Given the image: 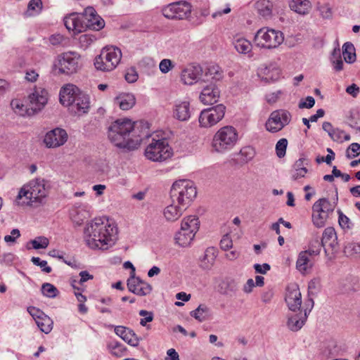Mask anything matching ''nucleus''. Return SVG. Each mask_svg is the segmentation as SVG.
<instances>
[{
	"instance_id": "f257e3e1",
	"label": "nucleus",
	"mask_w": 360,
	"mask_h": 360,
	"mask_svg": "<svg viewBox=\"0 0 360 360\" xmlns=\"http://www.w3.org/2000/svg\"><path fill=\"white\" fill-rule=\"evenodd\" d=\"M136 124L129 119L117 120L108 127V136L115 146L128 150L136 148L143 141Z\"/></svg>"
},
{
	"instance_id": "f03ea898",
	"label": "nucleus",
	"mask_w": 360,
	"mask_h": 360,
	"mask_svg": "<svg viewBox=\"0 0 360 360\" xmlns=\"http://www.w3.org/2000/svg\"><path fill=\"white\" fill-rule=\"evenodd\" d=\"M116 233L117 228L105 218H95L84 229L86 245L91 249H107Z\"/></svg>"
},
{
	"instance_id": "7ed1b4c3",
	"label": "nucleus",
	"mask_w": 360,
	"mask_h": 360,
	"mask_svg": "<svg viewBox=\"0 0 360 360\" xmlns=\"http://www.w3.org/2000/svg\"><path fill=\"white\" fill-rule=\"evenodd\" d=\"M205 77L204 81H212L202 87L199 99L205 105H212L217 103L220 97L221 91L217 82L223 77L222 71L219 66L211 65L207 68Z\"/></svg>"
},
{
	"instance_id": "20e7f679",
	"label": "nucleus",
	"mask_w": 360,
	"mask_h": 360,
	"mask_svg": "<svg viewBox=\"0 0 360 360\" xmlns=\"http://www.w3.org/2000/svg\"><path fill=\"white\" fill-rule=\"evenodd\" d=\"M197 195V190L193 181L179 179L174 181L170 190L172 201L186 207L191 205Z\"/></svg>"
},
{
	"instance_id": "39448f33",
	"label": "nucleus",
	"mask_w": 360,
	"mask_h": 360,
	"mask_svg": "<svg viewBox=\"0 0 360 360\" xmlns=\"http://www.w3.org/2000/svg\"><path fill=\"white\" fill-rule=\"evenodd\" d=\"M238 139L237 130L232 126L220 128L214 135L212 147L217 153H224L231 150Z\"/></svg>"
},
{
	"instance_id": "423d86ee",
	"label": "nucleus",
	"mask_w": 360,
	"mask_h": 360,
	"mask_svg": "<svg viewBox=\"0 0 360 360\" xmlns=\"http://www.w3.org/2000/svg\"><path fill=\"white\" fill-rule=\"evenodd\" d=\"M338 194L333 202L323 198L316 201L312 206V222L317 228L323 227L333 214L338 203Z\"/></svg>"
},
{
	"instance_id": "0eeeda50",
	"label": "nucleus",
	"mask_w": 360,
	"mask_h": 360,
	"mask_svg": "<svg viewBox=\"0 0 360 360\" xmlns=\"http://www.w3.org/2000/svg\"><path fill=\"white\" fill-rule=\"evenodd\" d=\"M122 58L121 50L115 46L104 47L94 60V66L98 70L109 72L113 70Z\"/></svg>"
},
{
	"instance_id": "6e6552de",
	"label": "nucleus",
	"mask_w": 360,
	"mask_h": 360,
	"mask_svg": "<svg viewBox=\"0 0 360 360\" xmlns=\"http://www.w3.org/2000/svg\"><path fill=\"white\" fill-rule=\"evenodd\" d=\"M48 186L44 179L37 178L24 186L19 191L18 198L25 197L29 200V203L40 202L47 195Z\"/></svg>"
},
{
	"instance_id": "1a4fd4ad",
	"label": "nucleus",
	"mask_w": 360,
	"mask_h": 360,
	"mask_svg": "<svg viewBox=\"0 0 360 360\" xmlns=\"http://www.w3.org/2000/svg\"><path fill=\"white\" fill-rule=\"evenodd\" d=\"M172 155V150L167 139L152 138L151 142L145 150L146 157L154 162H162L169 158Z\"/></svg>"
},
{
	"instance_id": "9d476101",
	"label": "nucleus",
	"mask_w": 360,
	"mask_h": 360,
	"mask_svg": "<svg viewBox=\"0 0 360 360\" xmlns=\"http://www.w3.org/2000/svg\"><path fill=\"white\" fill-rule=\"evenodd\" d=\"M79 55L68 51L58 55L54 60L53 68L58 75H71L79 68Z\"/></svg>"
},
{
	"instance_id": "9b49d317",
	"label": "nucleus",
	"mask_w": 360,
	"mask_h": 360,
	"mask_svg": "<svg viewBox=\"0 0 360 360\" xmlns=\"http://www.w3.org/2000/svg\"><path fill=\"white\" fill-rule=\"evenodd\" d=\"M254 41L259 47L272 49L277 48L283 42L284 36L279 30L263 27L257 32Z\"/></svg>"
},
{
	"instance_id": "f8f14e48",
	"label": "nucleus",
	"mask_w": 360,
	"mask_h": 360,
	"mask_svg": "<svg viewBox=\"0 0 360 360\" xmlns=\"http://www.w3.org/2000/svg\"><path fill=\"white\" fill-rule=\"evenodd\" d=\"M191 5L185 1L167 4L162 8V15L170 20L187 19L191 13Z\"/></svg>"
},
{
	"instance_id": "ddd939ff",
	"label": "nucleus",
	"mask_w": 360,
	"mask_h": 360,
	"mask_svg": "<svg viewBox=\"0 0 360 360\" xmlns=\"http://www.w3.org/2000/svg\"><path fill=\"white\" fill-rule=\"evenodd\" d=\"M225 110L226 107L222 104L202 110L198 119L200 126L208 128L215 125L224 117Z\"/></svg>"
},
{
	"instance_id": "4468645a",
	"label": "nucleus",
	"mask_w": 360,
	"mask_h": 360,
	"mask_svg": "<svg viewBox=\"0 0 360 360\" xmlns=\"http://www.w3.org/2000/svg\"><path fill=\"white\" fill-rule=\"evenodd\" d=\"M290 120L291 115L287 110H275L271 113L266 122L265 127L268 131L276 133L288 125Z\"/></svg>"
},
{
	"instance_id": "2eb2a0df",
	"label": "nucleus",
	"mask_w": 360,
	"mask_h": 360,
	"mask_svg": "<svg viewBox=\"0 0 360 360\" xmlns=\"http://www.w3.org/2000/svg\"><path fill=\"white\" fill-rule=\"evenodd\" d=\"M317 246L316 249L309 248L307 250L300 252L297 262L296 268L302 274H305L308 270L311 269L313 262L310 257L312 255H318L321 252V245L318 240L315 241Z\"/></svg>"
},
{
	"instance_id": "dca6fc26",
	"label": "nucleus",
	"mask_w": 360,
	"mask_h": 360,
	"mask_svg": "<svg viewBox=\"0 0 360 360\" xmlns=\"http://www.w3.org/2000/svg\"><path fill=\"white\" fill-rule=\"evenodd\" d=\"M48 95V91L45 89L35 86L32 93L27 96V102H29V106H31L34 115L46 105Z\"/></svg>"
},
{
	"instance_id": "f3484780",
	"label": "nucleus",
	"mask_w": 360,
	"mask_h": 360,
	"mask_svg": "<svg viewBox=\"0 0 360 360\" xmlns=\"http://www.w3.org/2000/svg\"><path fill=\"white\" fill-rule=\"evenodd\" d=\"M285 300L288 309L292 312H296L297 310H303L301 309L302 295L297 284L290 283L288 285Z\"/></svg>"
},
{
	"instance_id": "a211bd4d",
	"label": "nucleus",
	"mask_w": 360,
	"mask_h": 360,
	"mask_svg": "<svg viewBox=\"0 0 360 360\" xmlns=\"http://www.w3.org/2000/svg\"><path fill=\"white\" fill-rule=\"evenodd\" d=\"M68 134L61 128H55L48 131L44 139V143L47 148H58L64 145L68 141Z\"/></svg>"
},
{
	"instance_id": "6ab92c4d",
	"label": "nucleus",
	"mask_w": 360,
	"mask_h": 360,
	"mask_svg": "<svg viewBox=\"0 0 360 360\" xmlns=\"http://www.w3.org/2000/svg\"><path fill=\"white\" fill-rule=\"evenodd\" d=\"M192 113L190 102L187 100H177L172 108V116L180 122L188 121Z\"/></svg>"
},
{
	"instance_id": "aec40b11",
	"label": "nucleus",
	"mask_w": 360,
	"mask_h": 360,
	"mask_svg": "<svg viewBox=\"0 0 360 360\" xmlns=\"http://www.w3.org/2000/svg\"><path fill=\"white\" fill-rule=\"evenodd\" d=\"M127 287L130 292L139 296H145L152 291V286L139 277L131 276L127 280Z\"/></svg>"
},
{
	"instance_id": "412c9836",
	"label": "nucleus",
	"mask_w": 360,
	"mask_h": 360,
	"mask_svg": "<svg viewBox=\"0 0 360 360\" xmlns=\"http://www.w3.org/2000/svg\"><path fill=\"white\" fill-rule=\"evenodd\" d=\"M86 29L100 30L105 26L104 20L96 13L93 7H87L83 12Z\"/></svg>"
},
{
	"instance_id": "4be33fe9",
	"label": "nucleus",
	"mask_w": 360,
	"mask_h": 360,
	"mask_svg": "<svg viewBox=\"0 0 360 360\" xmlns=\"http://www.w3.org/2000/svg\"><path fill=\"white\" fill-rule=\"evenodd\" d=\"M85 20L82 13H72L64 18V24L68 30L79 33L85 29Z\"/></svg>"
},
{
	"instance_id": "5701e85b",
	"label": "nucleus",
	"mask_w": 360,
	"mask_h": 360,
	"mask_svg": "<svg viewBox=\"0 0 360 360\" xmlns=\"http://www.w3.org/2000/svg\"><path fill=\"white\" fill-rule=\"evenodd\" d=\"M82 92L75 85L66 84L60 91V102L62 105L70 107Z\"/></svg>"
},
{
	"instance_id": "b1692460",
	"label": "nucleus",
	"mask_w": 360,
	"mask_h": 360,
	"mask_svg": "<svg viewBox=\"0 0 360 360\" xmlns=\"http://www.w3.org/2000/svg\"><path fill=\"white\" fill-rule=\"evenodd\" d=\"M307 317V309L297 310L288 315L287 326L290 330L298 331L304 325Z\"/></svg>"
},
{
	"instance_id": "393cba45",
	"label": "nucleus",
	"mask_w": 360,
	"mask_h": 360,
	"mask_svg": "<svg viewBox=\"0 0 360 360\" xmlns=\"http://www.w3.org/2000/svg\"><path fill=\"white\" fill-rule=\"evenodd\" d=\"M202 73L200 65H189L185 68L181 74V79L184 84L192 85L196 83Z\"/></svg>"
},
{
	"instance_id": "a878e982",
	"label": "nucleus",
	"mask_w": 360,
	"mask_h": 360,
	"mask_svg": "<svg viewBox=\"0 0 360 360\" xmlns=\"http://www.w3.org/2000/svg\"><path fill=\"white\" fill-rule=\"evenodd\" d=\"M70 110L78 116L87 113L90 108V100L87 94L82 92L70 106Z\"/></svg>"
},
{
	"instance_id": "bb28decb",
	"label": "nucleus",
	"mask_w": 360,
	"mask_h": 360,
	"mask_svg": "<svg viewBox=\"0 0 360 360\" xmlns=\"http://www.w3.org/2000/svg\"><path fill=\"white\" fill-rule=\"evenodd\" d=\"M115 333L129 345L133 347L138 346L139 338L130 328L122 326H116L115 328Z\"/></svg>"
},
{
	"instance_id": "cd10ccee",
	"label": "nucleus",
	"mask_w": 360,
	"mask_h": 360,
	"mask_svg": "<svg viewBox=\"0 0 360 360\" xmlns=\"http://www.w3.org/2000/svg\"><path fill=\"white\" fill-rule=\"evenodd\" d=\"M115 105L122 110L132 108L136 103L135 96L131 93H120L114 99Z\"/></svg>"
},
{
	"instance_id": "c85d7f7f",
	"label": "nucleus",
	"mask_w": 360,
	"mask_h": 360,
	"mask_svg": "<svg viewBox=\"0 0 360 360\" xmlns=\"http://www.w3.org/2000/svg\"><path fill=\"white\" fill-rule=\"evenodd\" d=\"M186 210V207L172 201V203L165 208L163 214L167 221H175L181 217Z\"/></svg>"
},
{
	"instance_id": "c756f323",
	"label": "nucleus",
	"mask_w": 360,
	"mask_h": 360,
	"mask_svg": "<svg viewBox=\"0 0 360 360\" xmlns=\"http://www.w3.org/2000/svg\"><path fill=\"white\" fill-rule=\"evenodd\" d=\"M218 255L217 250L214 247L207 248L200 259V266L204 270H210L215 263Z\"/></svg>"
},
{
	"instance_id": "7c9ffc66",
	"label": "nucleus",
	"mask_w": 360,
	"mask_h": 360,
	"mask_svg": "<svg viewBox=\"0 0 360 360\" xmlns=\"http://www.w3.org/2000/svg\"><path fill=\"white\" fill-rule=\"evenodd\" d=\"M319 243L321 247L325 248L326 245H328L332 250L335 249L338 247V237L335 229L331 226L325 229L321 241Z\"/></svg>"
},
{
	"instance_id": "2f4dec72",
	"label": "nucleus",
	"mask_w": 360,
	"mask_h": 360,
	"mask_svg": "<svg viewBox=\"0 0 360 360\" xmlns=\"http://www.w3.org/2000/svg\"><path fill=\"white\" fill-rule=\"evenodd\" d=\"M309 162L307 159L301 158L298 159L293 165V169L291 171V178L294 181H297L300 178L305 176L308 170L306 165H308Z\"/></svg>"
},
{
	"instance_id": "473e14b6",
	"label": "nucleus",
	"mask_w": 360,
	"mask_h": 360,
	"mask_svg": "<svg viewBox=\"0 0 360 360\" xmlns=\"http://www.w3.org/2000/svg\"><path fill=\"white\" fill-rule=\"evenodd\" d=\"M11 105L14 112L20 116H32L34 115L31 106H29V102L24 104L19 99H13L11 102Z\"/></svg>"
},
{
	"instance_id": "72a5a7b5",
	"label": "nucleus",
	"mask_w": 360,
	"mask_h": 360,
	"mask_svg": "<svg viewBox=\"0 0 360 360\" xmlns=\"http://www.w3.org/2000/svg\"><path fill=\"white\" fill-rule=\"evenodd\" d=\"M71 216L75 223L78 224H82L84 219L90 217L91 216L89 205H79V206H76L72 211Z\"/></svg>"
},
{
	"instance_id": "f704fd0d",
	"label": "nucleus",
	"mask_w": 360,
	"mask_h": 360,
	"mask_svg": "<svg viewBox=\"0 0 360 360\" xmlns=\"http://www.w3.org/2000/svg\"><path fill=\"white\" fill-rule=\"evenodd\" d=\"M195 234L190 231L181 229L176 233L174 239L176 243L183 248L188 247L191 245Z\"/></svg>"
},
{
	"instance_id": "c9c22d12",
	"label": "nucleus",
	"mask_w": 360,
	"mask_h": 360,
	"mask_svg": "<svg viewBox=\"0 0 360 360\" xmlns=\"http://www.w3.org/2000/svg\"><path fill=\"white\" fill-rule=\"evenodd\" d=\"M219 286L221 294L229 295L238 290L239 283L236 279L229 277L224 279Z\"/></svg>"
},
{
	"instance_id": "e433bc0d",
	"label": "nucleus",
	"mask_w": 360,
	"mask_h": 360,
	"mask_svg": "<svg viewBox=\"0 0 360 360\" xmlns=\"http://www.w3.org/2000/svg\"><path fill=\"white\" fill-rule=\"evenodd\" d=\"M289 6L290 9L295 13L304 15L309 13V11L311 8V4L309 0H290Z\"/></svg>"
},
{
	"instance_id": "4c0bfd02",
	"label": "nucleus",
	"mask_w": 360,
	"mask_h": 360,
	"mask_svg": "<svg viewBox=\"0 0 360 360\" xmlns=\"http://www.w3.org/2000/svg\"><path fill=\"white\" fill-rule=\"evenodd\" d=\"M200 228V221L196 216L191 215L183 219L181 229L196 234Z\"/></svg>"
},
{
	"instance_id": "58836bf2",
	"label": "nucleus",
	"mask_w": 360,
	"mask_h": 360,
	"mask_svg": "<svg viewBox=\"0 0 360 360\" xmlns=\"http://www.w3.org/2000/svg\"><path fill=\"white\" fill-rule=\"evenodd\" d=\"M255 8L263 18H268L272 15L273 4L269 0H258L255 4Z\"/></svg>"
},
{
	"instance_id": "ea45409f",
	"label": "nucleus",
	"mask_w": 360,
	"mask_h": 360,
	"mask_svg": "<svg viewBox=\"0 0 360 360\" xmlns=\"http://www.w3.org/2000/svg\"><path fill=\"white\" fill-rule=\"evenodd\" d=\"M233 43L235 49L240 53L246 54L250 53L252 50V44L245 38H236Z\"/></svg>"
},
{
	"instance_id": "a19ab883",
	"label": "nucleus",
	"mask_w": 360,
	"mask_h": 360,
	"mask_svg": "<svg viewBox=\"0 0 360 360\" xmlns=\"http://www.w3.org/2000/svg\"><path fill=\"white\" fill-rule=\"evenodd\" d=\"M35 322L41 331L46 334L49 333L53 328L52 319L45 314L41 316H38V319Z\"/></svg>"
},
{
	"instance_id": "79ce46f5",
	"label": "nucleus",
	"mask_w": 360,
	"mask_h": 360,
	"mask_svg": "<svg viewBox=\"0 0 360 360\" xmlns=\"http://www.w3.org/2000/svg\"><path fill=\"white\" fill-rule=\"evenodd\" d=\"M342 55L345 60L348 63H353L356 59L355 49L350 42H346L342 46Z\"/></svg>"
},
{
	"instance_id": "37998d69",
	"label": "nucleus",
	"mask_w": 360,
	"mask_h": 360,
	"mask_svg": "<svg viewBox=\"0 0 360 360\" xmlns=\"http://www.w3.org/2000/svg\"><path fill=\"white\" fill-rule=\"evenodd\" d=\"M209 308L205 304H200L197 309L191 311L190 314L196 320L202 322L207 319L209 316Z\"/></svg>"
},
{
	"instance_id": "c03bdc74",
	"label": "nucleus",
	"mask_w": 360,
	"mask_h": 360,
	"mask_svg": "<svg viewBox=\"0 0 360 360\" xmlns=\"http://www.w3.org/2000/svg\"><path fill=\"white\" fill-rule=\"evenodd\" d=\"M338 214V224L340 228L345 231L348 232L354 228V223L352 220L346 216L343 212L338 210L337 211Z\"/></svg>"
},
{
	"instance_id": "a18cd8bd",
	"label": "nucleus",
	"mask_w": 360,
	"mask_h": 360,
	"mask_svg": "<svg viewBox=\"0 0 360 360\" xmlns=\"http://www.w3.org/2000/svg\"><path fill=\"white\" fill-rule=\"evenodd\" d=\"M256 151L255 148L250 146L243 147L239 153L241 161L248 163L255 158Z\"/></svg>"
},
{
	"instance_id": "49530a36",
	"label": "nucleus",
	"mask_w": 360,
	"mask_h": 360,
	"mask_svg": "<svg viewBox=\"0 0 360 360\" xmlns=\"http://www.w3.org/2000/svg\"><path fill=\"white\" fill-rule=\"evenodd\" d=\"M330 61L333 65V68L336 71H340L343 69V61L340 56V49H335L332 52Z\"/></svg>"
},
{
	"instance_id": "de8ad7c7",
	"label": "nucleus",
	"mask_w": 360,
	"mask_h": 360,
	"mask_svg": "<svg viewBox=\"0 0 360 360\" xmlns=\"http://www.w3.org/2000/svg\"><path fill=\"white\" fill-rule=\"evenodd\" d=\"M260 74L265 76L266 80H276L278 78L279 70L274 67H265L260 69Z\"/></svg>"
},
{
	"instance_id": "09e8293b",
	"label": "nucleus",
	"mask_w": 360,
	"mask_h": 360,
	"mask_svg": "<svg viewBox=\"0 0 360 360\" xmlns=\"http://www.w3.org/2000/svg\"><path fill=\"white\" fill-rule=\"evenodd\" d=\"M41 292L47 297L53 298L58 294V290L53 285L45 283L41 286Z\"/></svg>"
},
{
	"instance_id": "8fccbe9b",
	"label": "nucleus",
	"mask_w": 360,
	"mask_h": 360,
	"mask_svg": "<svg viewBox=\"0 0 360 360\" xmlns=\"http://www.w3.org/2000/svg\"><path fill=\"white\" fill-rule=\"evenodd\" d=\"M30 243L35 250L45 249L49 244L48 238L44 236L37 237L35 239L30 240Z\"/></svg>"
},
{
	"instance_id": "3c124183",
	"label": "nucleus",
	"mask_w": 360,
	"mask_h": 360,
	"mask_svg": "<svg viewBox=\"0 0 360 360\" xmlns=\"http://www.w3.org/2000/svg\"><path fill=\"white\" fill-rule=\"evenodd\" d=\"M344 252L346 255L354 256L360 254V243H349L344 248Z\"/></svg>"
},
{
	"instance_id": "603ef678",
	"label": "nucleus",
	"mask_w": 360,
	"mask_h": 360,
	"mask_svg": "<svg viewBox=\"0 0 360 360\" xmlns=\"http://www.w3.org/2000/svg\"><path fill=\"white\" fill-rule=\"evenodd\" d=\"M288 146V140L285 138L281 139L276 144V155L279 158H283L285 155Z\"/></svg>"
},
{
	"instance_id": "864d4df0",
	"label": "nucleus",
	"mask_w": 360,
	"mask_h": 360,
	"mask_svg": "<svg viewBox=\"0 0 360 360\" xmlns=\"http://www.w3.org/2000/svg\"><path fill=\"white\" fill-rule=\"evenodd\" d=\"M41 0H30L27 6V11L30 12V15L37 14L42 9Z\"/></svg>"
},
{
	"instance_id": "5fc2aeb1",
	"label": "nucleus",
	"mask_w": 360,
	"mask_h": 360,
	"mask_svg": "<svg viewBox=\"0 0 360 360\" xmlns=\"http://www.w3.org/2000/svg\"><path fill=\"white\" fill-rule=\"evenodd\" d=\"M332 140L338 142H342L343 140L349 141L351 137L349 134H346L343 130L338 128L335 129L334 134H333Z\"/></svg>"
},
{
	"instance_id": "6e6d98bb",
	"label": "nucleus",
	"mask_w": 360,
	"mask_h": 360,
	"mask_svg": "<svg viewBox=\"0 0 360 360\" xmlns=\"http://www.w3.org/2000/svg\"><path fill=\"white\" fill-rule=\"evenodd\" d=\"M360 154V144L358 143H352L347 150V158H354Z\"/></svg>"
},
{
	"instance_id": "4d7b16f0",
	"label": "nucleus",
	"mask_w": 360,
	"mask_h": 360,
	"mask_svg": "<svg viewBox=\"0 0 360 360\" xmlns=\"http://www.w3.org/2000/svg\"><path fill=\"white\" fill-rule=\"evenodd\" d=\"M31 261L34 265L40 266L46 273H50L52 271L51 268L47 266V262L41 260L39 257H32Z\"/></svg>"
},
{
	"instance_id": "13d9d810",
	"label": "nucleus",
	"mask_w": 360,
	"mask_h": 360,
	"mask_svg": "<svg viewBox=\"0 0 360 360\" xmlns=\"http://www.w3.org/2000/svg\"><path fill=\"white\" fill-rule=\"evenodd\" d=\"M39 77V73L32 68L27 69L25 72V79L28 82L34 83L37 82Z\"/></svg>"
},
{
	"instance_id": "bf43d9fd",
	"label": "nucleus",
	"mask_w": 360,
	"mask_h": 360,
	"mask_svg": "<svg viewBox=\"0 0 360 360\" xmlns=\"http://www.w3.org/2000/svg\"><path fill=\"white\" fill-rule=\"evenodd\" d=\"M139 315L144 317L140 320V324L142 326H145L147 323L153 320V314L151 311L143 309L139 311Z\"/></svg>"
},
{
	"instance_id": "052dcab7",
	"label": "nucleus",
	"mask_w": 360,
	"mask_h": 360,
	"mask_svg": "<svg viewBox=\"0 0 360 360\" xmlns=\"http://www.w3.org/2000/svg\"><path fill=\"white\" fill-rule=\"evenodd\" d=\"M139 75L134 68H131L127 70V72L125 74V79L129 83H134L138 79Z\"/></svg>"
},
{
	"instance_id": "680f3d73",
	"label": "nucleus",
	"mask_w": 360,
	"mask_h": 360,
	"mask_svg": "<svg viewBox=\"0 0 360 360\" xmlns=\"http://www.w3.org/2000/svg\"><path fill=\"white\" fill-rule=\"evenodd\" d=\"M172 68V62L169 59H163L159 64L160 70L164 74L167 73Z\"/></svg>"
},
{
	"instance_id": "e2e57ef3",
	"label": "nucleus",
	"mask_w": 360,
	"mask_h": 360,
	"mask_svg": "<svg viewBox=\"0 0 360 360\" xmlns=\"http://www.w3.org/2000/svg\"><path fill=\"white\" fill-rule=\"evenodd\" d=\"M233 242L231 237L228 234L224 235L220 241V248L226 251L231 248Z\"/></svg>"
},
{
	"instance_id": "0e129e2a",
	"label": "nucleus",
	"mask_w": 360,
	"mask_h": 360,
	"mask_svg": "<svg viewBox=\"0 0 360 360\" xmlns=\"http://www.w3.org/2000/svg\"><path fill=\"white\" fill-rule=\"evenodd\" d=\"M109 347L111 349V354L116 356H120L124 349V346L118 342H115L114 344L112 343L109 345Z\"/></svg>"
},
{
	"instance_id": "69168bd1",
	"label": "nucleus",
	"mask_w": 360,
	"mask_h": 360,
	"mask_svg": "<svg viewBox=\"0 0 360 360\" xmlns=\"http://www.w3.org/2000/svg\"><path fill=\"white\" fill-rule=\"evenodd\" d=\"M315 104V100L312 96H307L304 101L301 100L299 103V108H311Z\"/></svg>"
},
{
	"instance_id": "338daca9",
	"label": "nucleus",
	"mask_w": 360,
	"mask_h": 360,
	"mask_svg": "<svg viewBox=\"0 0 360 360\" xmlns=\"http://www.w3.org/2000/svg\"><path fill=\"white\" fill-rule=\"evenodd\" d=\"M20 236V232L18 229H13L11 235H6L4 236V240L6 243H15L16 239Z\"/></svg>"
},
{
	"instance_id": "774afa93",
	"label": "nucleus",
	"mask_w": 360,
	"mask_h": 360,
	"mask_svg": "<svg viewBox=\"0 0 360 360\" xmlns=\"http://www.w3.org/2000/svg\"><path fill=\"white\" fill-rule=\"evenodd\" d=\"M254 269L257 273L265 274L270 269V265L266 263L263 264H255Z\"/></svg>"
}]
</instances>
